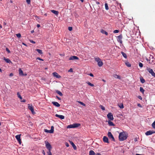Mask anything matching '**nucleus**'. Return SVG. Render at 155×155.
Instances as JSON below:
<instances>
[{
    "label": "nucleus",
    "mask_w": 155,
    "mask_h": 155,
    "mask_svg": "<svg viewBox=\"0 0 155 155\" xmlns=\"http://www.w3.org/2000/svg\"><path fill=\"white\" fill-rule=\"evenodd\" d=\"M119 30H116L114 31L113 32L114 33H118L119 32Z\"/></svg>",
    "instance_id": "37998d69"
},
{
    "label": "nucleus",
    "mask_w": 155,
    "mask_h": 155,
    "mask_svg": "<svg viewBox=\"0 0 155 155\" xmlns=\"http://www.w3.org/2000/svg\"><path fill=\"white\" fill-rule=\"evenodd\" d=\"M52 74L54 77H55L57 78H61V76L59 75L57 72H54Z\"/></svg>",
    "instance_id": "4468645a"
},
{
    "label": "nucleus",
    "mask_w": 155,
    "mask_h": 155,
    "mask_svg": "<svg viewBox=\"0 0 155 155\" xmlns=\"http://www.w3.org/2000/svg\"><path fill=\"white\" fill-rule=\"evenodd\" d=\"M105 9L107 10H108L109 9V7L107 4V3H105Z\"/></svg>",
    "instance_id": "473e14b6"
},
{
    "label": "nucleus",
    "mask_w": 155,
    "mask_h": 155,
    "mask_svg": "<svg viewBox=\"0 0 155 155\" xmlns=\"http://www.w3.org/2000/svg\"><path fill=\"white\" fill-rule=\"evenodd\" d=\"M45 146L46 148L48 150V151H51L52 147L50 143L48 142L47 141H45Z\"/></svg>",
    "instance_id": "f03ea898"
},
{
    "label": "nucleus",
    "mask_w": 155,
    "mask_h": 155,
    "mask_svg": "<svg viewBox=\"0 0 155 155\" xmlns=\"http://www.w3.org/2000/svg\"><path fill=\"white\" fill-rule=\"evenodd\" d=\"M95 155V153L94 152V151H93L92 150H91L89 151V155Z\"/></svg>",
    "instance_id": "bb28decb"
},
{
    "label": "nucleus",
    "mask_w": 155,
    "mask_h": 155,
    "mask_svg": "<svg viewBox=\"0 0 155 155\" xmlns=\"http://www.w3.org/2000/svg\"><path fill=\"white\" fill-rule=\"evenodd\" d=\"M137 106H138L140 107H141V104H137Z\"/></svg>",
    "instance_id": "bf43d9fd"
},
{
    "label": "nucleus",
    "mask_w": 155,
    "mask_h": 155,
    "mask_svg": "<svg viewBox=\"0 0 155 155\" xmlns=\"http://www.w3.org/2000/svg\"><path fill=\"white\" fill-rule=\"evenodd\" d=\"M68 29L69 31H71L72 30V28L71 27H69Z\"/></svg>",
    "instance_id": "a18cd8bd"
},
{
    "label": "nucleus",
    "mask_w": 155,
    "mask_h": 155,
    "mask_svg": "<svg viewBox=\"0 0 155 155\" xmlns=\"http://www.w3.org/2000/svg\"><path fill=\"white\" fill-rule=\"evenodd\" d=\"M65 145L67 147H68L69 146V145L68 143L67 142H66L65 143Z\"/></svg>",
    "instance_id": "8fccbe9b"
},
{
    "label": "nucleus",
    "mask_w": 155,
    "mask_h": 155,
    "mask_svg": "<svg viewBox=\"0 0 155 155\" xmlns=\"http://www.w3.org/2000/svg\"><path fill=\"white\" fill-rule=\"evenodd\" d=\"M120 109H123L124 108V105L122 104H120L118 105Z\"/></svg>",
    "instance_id": "2f4dec72"
},
{
    "label": "nucleus",
    "mask_w": 155,
    "mask_h": 155,
    "mask_svg": "<svg viewBox=\"0 0 155 155\" xmlns=\"http://www.w3.org/2000/svg\"><path fill=\"white\" fill-rule=\"evenodd\" d=\"M37 59H38V60H39L42 61H44L43 59H41V58H38V57L37 58Z\"/></svg>",
    "instance_id": "09e8293b"
},
{
    "label": "nucleus",
    "mask_w": 155,
    "mask_h": 155,
    "mask_svg": "<svg viewBox=\"0 0 155 155\" xmlns=\"http://www.w3.org/2000/svg\"><path fill=\"white\" fill-rule=\"evenodd\" d=\"M138 98H139V99H140V100H142V97H141V96H139V97H138Z\"/></svg>",
    "instance_id": "e2e57ef3"
},
{
    "label": "nucleus",
    "mask_w": 155,
    "mask_h": 155,
    "mask_svg": "<svg viewBox=\"0 0 155 155\" xmlns=\"http://www.w3.org/2000/svg\"><path fill=\"white\" fill-rule=\"evenodd\" d=\"M70 143L72 145L74 149V150H76V148H77L76 147V146L74 144V143L73 142L71 141H70Z\"/></svg>",
    "instance_id": "5701e85b"
},
{
    "label": "nucleus",
    "mask_w": 155,
    "mask_h": 155,
    "mask_svg": "<svg viewBox=\"0 0 155 155\" xmlns=\"http://www.w3.org/2000/svg\"><path fill=\"white\" fill-rule=\"evenodd\" d=\"M95 60L97 62V64L100 67L103 65V63L99 58H95Z\"/></svg>",
    "instance_id": "20e7f679"
},
{
    "label": "nucleus",
    "mask_w": 155,
    "mask_h": 155,
    "mask_svg": "<svg viewBox=\"0 0 155 155\" xmlns=\"http://www.w3.org/2000/svg\"><path fill=\"white\" fill-rule=\"evenodd\" d=\"M47 153L48 155H52L51 151H48Z\"/></svg>",
    "instance_id": "49530a36"
},
{
    "label": "nucleus",
    "mask_w": 155,
    "mask_h": 155,
    "mask_svg": "<svg viewBox=\"0 0 155 155\" xmlns=\"http://www.w3.org/2000/svg\"><path fill=\"white\" fill-rule=\"evenodd\" d=\"M108 124L110 126H114V124L113 123V122L110 120H109L108 121Z\"/></svg>",
    "instance_id": "4be33fe9"
},
{
    "label": "nucleus",
    "mask_w": 155,
    "mask_h": 155,
    "mask_svg": "<svg viewBox=\"0 0 155 155\" xmlns=\"http://www.w3.org/2000/svg\"><path fill=\"white\" fill-rule=\"evenodd\" d=\"M16 36L18 38H21V36L20 33H18L16 34Z\"/></svg>",
    "instance_id": "ea45409f"
},
{
    "label": "nucleus",
    "mask_w": 155,
    "mask_h": 155,
    "mask_svg": "<svg viewBox=\"0 0 155 155\" xmlns=\"http://www.w3.org/2000/svg\"><path fill=\"white\" fill-rule=\"evenodd\" d=\"M19 74L20 75L23 76L27 75L26 73L24 74L21 68H19L18 70Z\"/></svg>",
    "instance_id": "f8f14e48"
},
{
    "label": "nucleus",
    "mask_w": 155,
    "mask_h": 155,
    "mask_svg": "<svg viewBox=\"0 0 155 155\" xmlns=\"http://www.w3.org/2000/svg\"><path fill=\"white\" fill-rule=\"evenodd\" d=\"M21 134L17 135L15 137L20 144H21V140L20 138Z\"/></svg>",
    "instance_id": "9d476101"
},
{
    "label": "nucleus",
    "mask_w": 155,
    "mask_h": 155,
    "mask_svg": "<svg viewBox=\"0 0 155 155\" xmlns=\"http://www.w3.org/2000/svg\"><path fill=\"white\" fill-rule=\"evenodd\" d=\"M146 60L147 61H149V59H148V58H146Z\"/></svg>",
    "instance_id": "69168bd1"
},
{
    "label": "nucleus",
    "mask_w": 155,
    "mask_h": 155,
    "mask_svg": "<svg viewBox=\"0 0 155 155\" xmlns=\"http://www.w3.org/2000/svg\"><path fill=\"white\" fill-rule=\"evenodd\" d=\"M125 64L128 67H130L131 66V64L128 62H126Z\"/></svg>",
    "instance_id": "cd10ccee"
},
{
    "label": "nucleus",
    "mask_w": 155,
    "mask_h": 155,
    "mask_svg": "<svg viewBox=\"0 0 155 155\" xmlns=\"http://www.w3.org/2000/svg\"><path fill=\"white\" fill-rule=\"evenodd\" d=\"M69 60H78L79 58L75 56H72L70 57L69 59Z\"/></svg>",
    "instance_id": "2eb2a0df"
},
{
    "label": "nucleus",
    "mask_w": 155,
    "mask_h": 155,
    "mask_svg": "<svg viewBox=\"0 0 155 155\" xmlns=\"http://www.w3.org/2000/svg\"><path fill=\"white\" fill-rule=\"evenodd\" d=\"M114 77L116 78L120 79V77L119 75L115 74L114 75Z\"/></svg>",
    "instance_id": "72a5a7b5"
},
{
    "label": "nucleus",
    "mask_w": 155,
    "mask_h": 155,
    "mask_svg": "<svg viewBox=\"0 0 155 155\" xmlns=\"http://www.w3.org/2000/svg\"><path fill=\"white\" fill-rule=\"evenodd\" d=\"M42 153H43L44 155H45V152L44 150H42Z\"/></svg>",
    "instance_id": "6e6d98bb"
},
{
    "label": "nucleus",
    "mask_w": 155,
    "mask_h": 155,
    "mask_svg": "<svg viewBox=\"0 0 155 155\" xmlns=\"http://www.w3.org/2000/svg\"><path fill=\"white\" fill-rule=\"evenodd\" d=\"M51 12L53 13L54 14L56 15H58V12L57 11H56L55 10H51Z\"/></svg>",
    "instance_id": "aec40b11"
},
{
    "label": "nucleus",
    "mask_w": 155,
    "mask_h": 155,
    "mask_svg": "<svg viewBox=\"0 0 155 155\" xmlns=\"http://www.w3.org/2000/svg\"><path fill=\"white\" fill-rule=\"evenodd\" d=\"M54 131V127L53 126L51 127V129L48 130L47 129H45V132L49 133H53Z\"/></svg>",
    "instance_id": "6e6552de"
},
{
    "label": "nucleus",
    "mask_w": 155,
    "mask_h": 155,
    "mask_svg": "<svg viewBox=\"0 0 155 155\" xmlns=\"http://www.w3.org/2000/svg\"><path fill=\"white\" fill-rule=\"evenodd\" d=\"M101 32L103 34H105L106 35H108V33L107 32L104 30L103 29H101Z\"/></svg>",
    "instance_id": "412c9836"
},
{
    "label": "nucleus",
    "mask_w": 155,
    "mask_h": 155,
    "mask_svg": "<svg viewBox=\"0 0 155 155\" xmlns=\"http://www.w3.org/2000/svg\"><path fill=\"white\" fill-rule=\"evenodd\" d=\"M140 81L141 83L143 84L145 82V80L142 77H141L140 78Z\"/></svg>",
    "instance_id": "a878e982"
},
{
    "label": "nucleus",
    "mask_w": 155,
    "mask_h": 155,
    "mask_svg": "<svg viewBox=\"0 0 155 155\" xmlns=\"http://www.w3.org/2000/svg\"><path fill=\"white\" fill-rule=\"evenodd\" d=\"M96 155H101V154H100L99 153H96Z\"/></svg>",
    "instance_id": "4d7b16f0"
},
{
    "label": "nucleus",
    "mask_w": 155,
    "mask_h": 155,
    "mask_svg": "<svg viewBox=\"0 0 155 155\" xmlns=\"http://www.w3.org/2000/svg\"><path fill=\"white\" fill-rule=\"evenodd\" d=\"M2 28V25L1 24H0V29Z\"/></svg>",
    "instance_id": "338daca9"
},
{
    "label": "nucleus",
    "mask_w": 155,
    "mask_h": 155,
    "mask_svg": "<svg viewBox=\"0 0 155 155\" xmlns=\"http://www.w3.org/2000/svg\"><path fill=\"white\" fill-rule=\"evenodd\" d=\"M147 70L151 74L152 76L154 77H155V73L153 71L152 69L149 68L147 67Z\"/></svg>",
    "instance_id": "39448f33"
},
{
    "label": "nucleus",
    "mask_w": 155,
    "mask_h": 155,
    "mask_svg": "<svg viewBox=\"0 0 155 155\" xmlns=\"http://www.w3.org/2000/svg\"><path fill=\"white\" fill-rule=\"evenodd\" d=\"M96 4H97V5H98V4H100V3L99 2H97V1H96Z\"/></svg>",
    "instance_id": "680f3d73"
},
{
    "label": "nucleus",
    "mask_w": 155,
    "mask_h": 155,
    "mask_svg": "<svg viewBox=\"0 0 155 155\" xmlns=\"http://www.w3.org/2000/svg\"><path fill=\"white\" fill-rule=\"evenodd\" d=\"M73 71V69L72 68H70V70L68 71V72H72Z\"/></svg>",
    "instance_id": "603ef678"
},
{
    "label": "nucleus",
    "mask_w": 155,
    "mask_h": 155,
    "mask_svg": "<svg viewBox=\"0 0 155 155\" xmlns=\"http://www.w3.org/2000/svg\"><path fill=\"white\" fill-rule=\"evenodd\" d=\"M56 97L57 99H58V100H61V99L59 97H58V96H56Z\"/></svg>",
    "instance_id": "3c124183"
},
{
    "label": "nucleus",
    "mask_w": 155,
    "mask_h": 155,
    "mask_svg": "<svg viewBox=\"0 0 155 155\" xmlns=\"http://www.w3.org/2000/svg\"><path fill=\"white\" fill-rule=\"evenodd\" d=\"M149 58V63L152 64H155V61L154 60V58L153 56L152 55H150Z\"/></svg>",
    "instance_id": "7ed1b4c3"
},
{
    "label": "nucleus",
    "mask_w": 155,
    "mask_h": 155,
    "mask_svg": "<svg viewBox=\"0 0 155 155\" xmlns=\"http://www.w3.org/2000/svg\"><path fill=\"white\" fill-rule=\"evenodd\" d=\"M55 116L57 117H59L61 119H63L64 118V117L63 115H58L56 114L55 115Z\"/></svg>",
    "instance_id": "a211bd4d"
},
{
    "label": "nucleus",
    "mask_w": 155,
    "mask_h": 155,
    "mask_svg": "<svg viewBox=\"0 0 155 155\" xmlns=\"http://www.w3.org/2000/svg\"><path fill=\"white\" fill-rule=\"evenodd\" d=\"M34 32V30H32V31H31V33H33Z\"/></svg>",
    "instance_id": "774afa93"
},
{
    "label": "nucleus",
    "mask_w": 155,
    "mask_h": 155,
    "mask_svg": "<svg viewBox=\"0 0 155 155\" xmlns=\"http://www.w3.org/2000/svg\"><path fill=\"white\" fill-rule=\"evenodd\" d=\"M89 75L91 77H94L93 74L91 73H90Z\"/></svg>",
    "instance_id": "864d4df0"
},
{
    "label": "nucleus",
    "mask_w": 155,
    "mask_h": 155,
    "mask_svg": "<svg viewBox=\"0 0 155 155\" xmlns=\"http://www.w3.org/2000/svg\"><path fill=\"white\" fill-rule=\"evenodd\" d=\"M107 117L110 120H114L113 114L111 113H109L107 114Z\"/></svg>",
    "instance_id": "0eeeda50"
},
{
    "label": "nucleus",
    "mask_w": 155,
    "mask_h": 155,
    "mask_svg": "<svg viewBox=\"0 0 155 155\" xmlns=\"http://www.w3.org/2000/svg\"><path fill=\"white\" fill-rule=\"evenodd\" d=\"M36 50L40 54H43V52L41 50L39 49H36Z\"/></svg>",
    "instance_id": "c85d7f7f"
},
{
    "label": "nucleus",
    "mask_w": 155,
    "mask_h": 155,
    "mask_svg": "<svg viewBox=\"0 0 155 155\" xmlns=\"http://www.w3.org/2000/svg\"><path fill=\"white\" fill-rule=\"evenodd\" d=\"M52 103L54 105L58 107H59L60 106V105L57 102L53 101L52 102Z\"/></svg>",
    "instance_id": "f3484780"
},
{
    "label": "nucleus",
    "mask_w": 155,
    "mask_h": 155,
    "mask_svg": "<svg viewBox=\"0 0 155 155\" xmlns=\"http://www.w3.org/2000/svg\"><path fill=\"white\" fill-rule=\"evenodd\" d=\"M140 91L142 93H144V89L143 88V87H140Z\"/></svg>",
    "instance_id": "f704fd0d"
},
{
    "label": "nucleus",
    "mask_w": 155,
    "mask_h": 155,
    "mask_svg": "<svg viewBox=\"0 0 155 155\" xmlns=\"http://www.w3.org/2000/svg\"><path fill=\"white\" fill-rule=\"evenodd\" d=\"M3 60H5L7 63H12V62L8 58H6L5 57H4Z\"/></svg>",
    "instance_id": "6ab92c4d"
},
{
    "label": "nucleus",
    "mask_w": 155,
    "mask_h": 155,
    "mask_svg": "<svg viewBox=\"0 0 155 155\" xmlns=\"http://www.w3.org/2000/svg\"><path fill=\"white\" fill-rule=\"evenodd\" d=\"M56 93H57L60 96H63V94L62 93L58 90H56Z\"/></svg>",
    "instance_id": "b1692460"
},
{
    "label": "nucleus",
    "mask_w": 155,
    "mask_h": 155,
    "mask_svg": "<svg viewBox=\"0 0 155 155\" xmlns=\"http://www.w3.org/2000/svg\"><path fill=\"white\" fill-rule=\"evenodd\" d=\"M78 102L80 104H81V105L84 106H86V105L84 104V103L83 102H81V101H78Z\"/></svg>",
    "instance_id": "e433bc0d"
},
{
    "label": "nucleus",
    "mask_w": 155,
    "mask_h": 155,
    "mask_svg": "<svg viewBox=\"0 0 155 155\" xmlns=\"http://www.w3.org/2000/svg\"><path fill=\"white\" fill-rule=\"evenodd\" d=\"M17 95L18 97L21 99V100L22 99V97H21V95L19 92H18L17 94Z\"/></svg>",
    "instance_id": "c9c22d12"
},
{
    "label": "nucleus",
    "mask_w": 155,
    "mask_h": 155,
    "mask_svg": "<svg viewBox=\"0 0 155 155\" xmlns=\"http://www.w3.org/2000/svg\"><path fill=\"white\" fill-rule=\"evenodd\" d=\"M128 136L126 134L125 132L123 131L119 134V139L120 141H122L127 139Z\"/></svg>",
    "instance_id": "f257e3e1"
},
{
    "label": "nucleus",
    "mask_w": 155,
    "mask_h": 155,
    "mask_svg": "<svg viewBox=\"0 0 155 155\" xmlns=\"http://www.w3.org/2000/svg\"><path fill=\"white\" fill-rule=\"evenodd\" d=\"M108 136L109 138L111 139L112 140L114 141H115V139L113 135L111 133L109 132L108 133Z\"/></svg>",
    "instance_id": "1a4fd4ad"
},
{
    "label": "nucleus",
    "mask_w": 155,
    "mask_h": 155,
    "mask_svg": "<svg viewBox=\"0 0 155 155\" xmlns=\"http://www.w3.org/2000/svg\"><path fill=\"white\" fill-rule=\"evenodd\" d=\"M103 140L104 143H109L108 139L106 136H104L103 138Z\"/></svg>",
    "instance_id": "dca6fc26"
},
{
    "label": "nucleus",
    "mask_w": 155,
    "mask_h": 155,
    "mask_svg": "<svg viewBox=\"0 0 155 155\" xmlns=\"http://www.w3.org/2000/svg\"><path fill=\"white\" fill-rule=\"evenodd\" d=\"M87 83L88 84V85L91 86V87H93L94 86V85L93 84L91 83L90 82H88Z\"/></svg>",
    "instance_id": "58836bf2"
},
{
    "label": "nucleus",
    "mask_w": 155,
    "mask_h": 155,
    "mask_svg": "<svg viewBox=\"0 0 155 155\" xmlns=\"http://www.w3.org/2000/svg\"><path fill=\"white\" fill-rule=\"evenodd\" d=\"M152 126L153 128L155 129V120L154 122L152 123Z\"/></svg>",
    "instance_id": "4c0bfd02"
},
{
    "label": "nucleus",
    "mask_w": 155,
    "mask_h": 155,
    "mask_svg": "<svg viewBox=\"0 0 155 155\" xmlns=\"http://www.w3.org/2000/svg\"><path fill=\"white\" fill-rule=\"evenodd\" d=\"M67 128H74V125L73 124H71L70 125H69L67 127Z\"/></svg>",
    "instance_id": "7c9ffc66"
},
{
    "label": "nucleus",
    "mask_w": 155,
    "mask_h": 155,
    "mask_svg": "<svg viewBox=\"0 0 155 155\" xmlns=\"http://www.w3.org/2000/svg\"><path fill=\"white\" fill-rule=\"evenodd\" d=\"M30 42L32 43H34V44H35V42L34 41H32V40H31L30 41Z\"/></svg>",
    "instance_id": "13d9d810"
},
{
    "label": "nucleus",
    "mask_w": 155,
    "mask_h": 155,
    "mask_svg": "<svg viewBox=\"0 0 155 155\" xmlns=\"http://www.w3.org/2000/svg\"><path fill=\"white\" fill-rule=\"evenodd\" d=\"M121 53L122 55L125 58H127V56L126 54L124 53V52L123 51H121Z\"/></svg>",
    "instance_id": "393cba45"
},
{
    "label": "nucleus",
    "mask_w": 155,
    "mask_h": 155,
    "mask_svg": "<svg viewBox=\"0 0 155 155\" xmlns=\"http://www.w3.org/2000/svg\"><path fill=\"white\" fill-rule=\"evenodd\" d=\"M6 50L8 53H10L11 52L8 48H6Z\"/></svg>",
    "instance_id": "c03bdc74"
},
{
    "label": "nucleus",
    "mask_w": 155,
    "mask_h": 155,
    "mask_svg": "<svg viewBox=\"0 0 155 155\" xmlns=\"http://www.w3.org/2000/svg\"><path fill=\"white\" fill-rule=\"evenodd\" d=\"M13 75V74L12 73H11L9 75V76L10 77H12Z\"/></svg>",
    "instance_id": "5fc2aeb1"
},
{
    "label": "nucleus",
    "mask_w": 155,
    "mask_h": 155,
    "mask_svg": "<svg viewBox=\"0 0 155 155\" xmlns=\"http://www.w3.org/2000/svg\"><path fill=\"white\" fill-rule=\"evenodd\" d=\"M31 0H26V2L28 4H30V3Z\"/></svg>",
    "instance_id": "de8ad7c7"
},
{
    "label": "nucleus",
    "mask_w": 155,
    "mask_h": 155,
    "mask_svg": "<svg viewBox=\"0 0 155 155\" xmlns=\"http://www.w3.org/2000/svg\"><path fill=\"white\" fill-rule=\"evenodd\" d=\"M155 133V131L149 130L145 133V134L146 135L148 136Z\"/></svg>",
    "instance_id": "ddd939ff"
},
{
    "label": "nucleus",
    "mask_w": 155,
    "mask_h": 155,
    "mask_svg": "<svg viewBox=\"0 0 155 155\" xmlns=\"http://www.w3.org/2000/svg\"><path fill=\"white\" fill-rule=\"evenodd\" d=\"M100 107L102 110H105V107L101 105H100Z\"/></svg>",
    "instance_id": "a19ab883"
},
{
    "label": "nucleus",
    "mask_w": 155,
    "mask_h": 155,
    "mask_svg": "<svg viewBox=\"0 0 155 155\" xmlns=\"http://www.w3.org/2000/svg\"><path fill=\"white\" fill-rule=\"evenodd\" d=\"M122 36L121 34H120V35L117 36V40L118 42H120L121 44H122Z\"/></svg>",
    "instance_id": "9b49d317"
},
{
    "label": "nucleus",
    "mask_w": 155,
    "mask_h": 155,
    "mask_svg": "<svg viewBox=\"0 0 155 155\" xmlns=\"http://www.w3.org/2000/svg\"><path fill=\"white\" fill-rule=\"evenodd\" d=\"M73 125L74 128L78 127L81 125L79 124H74Z\"/></svg>",
    "instance_id": "c756f323"
},
{
    "label": "nucleus",
    "mask_w": 155,
    "mask_h": 155,
    "mask_svg": "<svg viewBox=\"0 0 155 155\" xmlns=\"http://www.w3.org/2000/svg\"><path fill=\"white\" fill-rule=\"evenodd\" d=\"M37 26L38 28H39V27H40V24H38L37 25Z\"/></svg>",
    "instance_id": "052dcab7"
},
{
    "label": "nucleus",
    "mask_w": 155,
    "mask_h": 155,
    "mask_svg": "<svg viewBox=\"0 0 155 155\" xmlns=\"http://www.w3.org/2000/svg\"><path fill=\"white\" fill-rule=\"evenodd\" d=\"M21 102H25L26 101L25 99H23L22 101H21Z\"/></svg>",
    "instance_id": "0e129e2a"
},
{
    "label": "nucleus",
    "mask_w": 155,
    "mask_h": 155,
    "mask_svg": "<svg viewBox=\"0 0 155 155\" xmlns=\"http://www.w3.org/2000/svg\"><path fill=\"white\" fill-rule=\"evenodd\" d=\"M139 65L140 68H142L143 67V64L141 62H139Z\"/></svg>",
    "instance_id": "79ce46f5"
},
{
    "label": "nucleus",
    "mask_w": 155,
    "mask_h": 155,
    "mask_svg": "<svg viewBox=\"0 0 155 155\" xmlns=\"http://www.w3.org/2000/svg\"><path fill=\"white\" fill-rule=\"evenodd\" d=\"M28 108L30 110L32 113L33 114H34L35 113V112L34 111V109L33 108V107L32 105L31 104H28Z\"/></svg>",
    "instance_id": "423d86ee"
}]
</instances>
